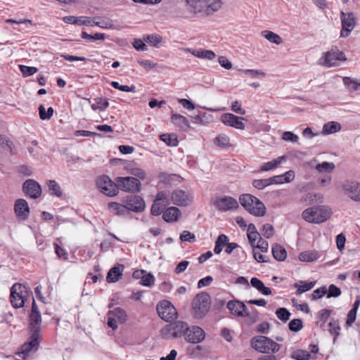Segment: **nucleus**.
<instances>
[{"label": "nucleus", "mask_w": 360, "mask_h": 360, "mask_svg": "<svg viewBox=\"0 0 360 360\" xmlns=\"http://www.w3.org/2000/svg\"><path fill=\"white\" fill-rule=\"evenodd\" d=\"M333 214L332 208L328 205H316L305 209L302 219L310 224H320L328 221Z\"/></svg>", "instance_id": "1"}, {"label": "nucleus", "mask_w": 360, "mask_h": 360, "mask_svg": "<svg viewBox=\"0 0 360 360\" xmlns=\"http://www.w3.org/2000/svg\"><path fill=\"white\" fill-rule=\"evenodd\" d=\"M191 12L203 15H210L221 9L222 0H186Z\"/></svg>", "instance_id": "2"}, {"label": "nucleus", "mask_w": 360, "mask_h": 360, "mask_svg": "<svg viewBox=\"0 0 360 360\" xmlns=\"http://www.w3.org/2000/svg\"><path fill=\"white\" fill-rule=\"evenodd\" d=\"M239 202L246 211L255 217H263L266 214L264 204L251 194L245 193L240 195Z\"/></svg>", "instance_id": "3"}, {"label": "nucleus", "mask_w": 360, "mask_h": 360, "mask_svg": "<svg viewBox=\"0 0 360 360\" xmlns=\"http://www.w3.org/2000/svg\"><path fill=\"white\" fill-rule=\"evenodd\" d=\"M251 347L257 352L262 354H274L280 349V345L271 338L257 335L250 340Z\"/></svg>", "instance_id": "4"}, {"label": "nucleus", "mask_w": 360, "mask_h": 360, "mask_svg": "<svg viewBox=\"0 0 360 360\" xmlns=\"http://www.w3.org/2000/svg\"><path fill=\"white\" fill-rule=\"evenodd\" d=\"M210 297L206 292L198 294L192 302V313L194 317L201 319L209 311Z\"/></svg>", "instance_id": "5"}, {"label": "nucleus", "mask_w": 360, "mask_h": 360, "mask_svg": "<svg viewBox=\"0 0 360 360\" xmlns=\"http://www.w3.org/2000/svg\"><path fill=\"white\" fill-rule=\"evenodd\" d=\"M347 60L345 55L337 47H333L330 51L322 54L319 63L326 67L338 66L342 61Z\"/></svg>", "instance_id": "6"}, {"label": "nucleus", "mask_w": 360, "mask_h": 360, "mask_svg": "<svg viewBox=\"0 0 360 360\" xmlns=\"http://www.w3.org/2000/svg\"><path fill=\"white\" fill-rule=\"evenodd\" d=\"M186 330H188V324L178 321L164 327L161 330V335L166 339L184 337Z\"/></svg>", "instance_id": "7"}, {"label": "nucleus", "mask_w": 360, "mask_h": 360, "mask_svg": "<svg viewBox=\"0 0 360 360\" xmlns=\"http://www.w3.org/2000/svg\"><path fill=\"white\" fill-rule=\"evenodd\" d=\"M28 296V291L26 287L20 283H15L11 289L10 300L14 308L22 307L26 298Z\"/></svg>", "instance_id": "8"}, {"label": "nucleus", "mask_w": 360, "mask_h": 360, "mask_svg": "<svg viewBox=\"0 0 360 360\" xmlns=\"http://www.w3.org/2000/svg\"><path fill=\"white\" fill-rule=\"evenodd\" d=\"M211 202L218 210L222 212L235 210L239 207L236 198L227 195L216 197Z\"/></svg>", "instance_id": "9"}, {"label": "nucleus", "mask_w": 360, "mask_h": 360, "mask_svg": "<svg viewBox=\"0 0 360 360\" xmlns=\"http://www.w3.org/2000/svg\"><path fill=\"white\" fill-rule=\"evenodd\" d=\"M98 190L105 195L112 197L118 193L117 183L113 182L105 175L101 176L96 179Z\"/></svg>", "instance_id": "10"}, {"label": "nucleus", "mask_w": 360, "mask_h": 360, "mask_svg": "<svg viewBox=\"0 0 360 360\" xmlns=\"http://www.w3.org/2000/svg\"><path fill=\"white\" fill-rule=\"evenodd\" d=\"M115 181L118 189L120 188L123 191L136 193L141 190V182L135 177H117Z\"/></svg>", "instance_id": "11"}, {"label": "nucleus", "mask_w": 360, "mask_h": 360, "mask_svg": "<svg viewBox=\"0 0 360 360\" xmlns=\"http://www.w3.org/2000/svg\"><path fill=\"white\" fill-rule=\"evenodd\" d=\"M341 190L345 195L352 200L360 201V183L353 180H345L341 184Z\"/></svg>", "instance_id": "12"}, {"label": "nucleus", "mask_w": 360, "mask_h": 360, "mask_svg": "<svg viewBox=\"0 0 360 360\" xmlns=\"http://www.w3.org/2000/svg\"><path fill=\"white\" fill-rule=\"evenodd\" d=\"M193 200V194L187 191L176 189L171 193L172 203L180 207L189 206Z\"/></svg>", "instance_id": "13"}, {"label": "nucleus", "mask_w": 360, "mask_h": 360, "mask_svg": "<svg viewBox=\"0 0 360 360\" xmlns=\"http://www.w3.org/2000/svg\"><path fill=\"white\" fill-rule=\"evenodd\" d=\"M157 311L160 317L166 321L176 319L177 312L174 305L167 300H162L157 305Z\"/></svg>", "instance_id": "14"}, {"label": "nucleus", "mask_w": 360, "mask_h": 360, "mask_svg": "<svg viewBox=\"0 0 360 360\" xmlns=\"http://www.w3.org/2000/svg\"><path fill=\"white\" fill-rule=\"evenodd\" d=\"M340 20L342 24L340 36L341 37L346 38L350 34L355 27V18L352 13H345L341 11Z\"/></svg>", "instance_id": "15"}, {"label": "nucleus", "mask_w": 360, "mask_h": 360, "mask_svg": "<svg viewBox=\"0 0 360 360\" xmlns=\"http://www.w3.org/2000/svg\"><path fill=\"white\" fill-rule=\"evenodd\" d=\"M127 317L125 311L117 307L108 312V325L112 330H116L118 327L117 323H124L127 321Z\"/></svg>", "instance_id": "16"}, {"label": "nucleus", "mask_w": 360, "mask_h": 360, "mask_svg": "<svg viewBox=\"0 0 360 360\" xmlns=\"http://www.w3.org/2000/svg\"><path fill=\"white\" fill-rule=\"evenodd\" d=\"M243 120L245 117H238L232 113H224L220 117V121L224 124L240 130H244L245 128Z\"/></svg>", "instance_id": "17"}, {"label": "nucleus", "mask_w": 360, "mask_h": 360, "mask_svg": "<svg viewBox=\"0 0 360 360\" xmlns=\"http://www.w3.org/2000/svg\"><path fill=\"white\" fill-rule=\"evenodd\" d=\"M205 338V331L199 326H193L191 327L188 326L186 330L184 339L186 341L196 344L201 342Z\"/></svg>", "instance_id": "18"}, {"label": "nucleus", "mask_w": 360, "mask_h": 360, "mask_svg": "<svg viewBox=\"0 0 360 360\" xmlns=\"http://www.w3.org/2000/svg\"><path fill=\"white\" fill-rule=\"evenodd\" d=\"M123 202L126 205L127 210L140 212L145 210L146 205L143 199L138 195L127 197Z\"/></svg>", "instance_id": "19"}, {"label": "nucleus", "mask_w": 360, "mask_h": 360, "mask_svg": "<svg viewBox=\"0 0 360 360\" xmlns=\"http://www.w3.org/2000/svg\"><path fill=\"white\" fill-rule=\"evenodd\" d=\"M227 308L232 315L238 317H245L249 315V310L246 305L239 300H231L227 303Z\"/></svg>", "instance_id": "20"}, {"label": "nucleus", "mask_w": 360, "mask_h": 360, "mask_svg": "<svg viewBox=\"0 0 360 360\" xmlns=\"http://www.w3.org/2000/svg\"><path fill=\"white\" fill-rule=\"evenodd\" d=\"M24 193L32 198H38L41 194V186L33 179L26 180L22 186Z\"/></svg>", "instance_id": "21"}, {"label": "nucleus", "mask_w": 360, "mask_h": 360, "mask_svg": "<svg viewBox=\"0 0 360 360\" xmlns=\"http://www.w3.org/2000/svg\"><path fill=\"white\" fill-rule=\"evenodd\" d=\"M14 211L16 216L20 219H27L30 215V207L27 202L24 199H18L14 204Z\"/></svg>", "instance_id": "22"}, {"label": "nucleus", "mask_w": 360, "mask_h": 360, "mask_svg": "<svg viewBox=\"0 0 360 360\" xmlns=\"http://www.w3.org/2000/svg\"><path fill=\"white\" fill-rule=\"evenodd\" d=\"M39 345V336H38V335L37 333L32 334L30 338L29 342L25 343L22 346L21 350L19 352V355H20V354H22L23 355H26L32 349L37 350Z\"/></svg>", "instance_id": "23"}, {"label": "nucleus", "mask_w": 360, "mask_h": 360, "mask_svg": "<svg viewBox=\"0 0 360 360\" xmlns=\"http://www.w3.org/2000/svg\"><path fill=\"white\" fill-rule=\"evenodd\" d=\"M172 122L181 130L186 131L191 126L188 119L180 114L174 113L171 116Z\"/></svg>", "instance_id": "24"}, {"label": "nucleus", "mask_w": 360, "mask_h": 360, "mask_svg": "<svg viewBox=\"0 0 360 360\" xmlns=\"http://www.w3.org/2000/svg\"><path fill=\"white\" fill-rule=\"evenodd\" d=\"M181 214V212L176 207H169L162 213L163 219L169 223L177 221Z\"/></svg>", "instance_id": "25"}, {"label": "nucleus", "mask_w": 360, "mask_h": 360, "mask_svg": "<svg viewBox=\"0 0 360 360\" xmlns=\"http://www.w3.org/2000/svg\"><path fill=\"white\" fill-rule=\"evenodd\" d=\"M185 51L191 53L193 56L201 58V59H207V60H213L216 54L214 51L210 50H205L202 49H192L190 48H186L184 49Z\"/></svg>", "instance_id": "26"}, {"label": "nucleus", "mask_w": 360, "mask_h": 360, "mask_svg": "<svg viewBox=\"0 0 360 360\" xmlns=\"http://www.w3.org/2000/svg\"><path fill=\"white\" fill-rule=\"evenodd\" d=\"M124 266L122 264H118L113 266L108 272L106 280L108 283L117 282L122 276Z\"/></svg>", "instance_id": "27"}, {"label": "nucleus", "mask_w": 360, "mask_h": 360, "mask_svg": "<svg viewBox=\"0 0 360 360\" xmlns=\"http://www.w3.org/2000/svg\"><path fill=\"white\" fill-rule=\"evenodd\" d=\"M41 316L40 313H31L30 315V328L32 334L37 333L39 336Z\"/></svg>", "instance_id": "28"}, {"label": "nucleus", "mask_w": 360, "mask_h": 360, "mask_svg": "<svg viewBox=\"0 0 360 360\" xmlns=\"http://www.w3.org/2000/svg\"><path fill=\"white\" fill-rule=\"evenodd\" d=\"M213 143L216 147L221 149H225L232 146L230 137L224 133H221L217 135L214 139Z\"/></svg>", "instance_id": "29"}, {"label": "nucleus", "mask_w": 360, "mask_h": 360, "mask_svg": "<svg viewBox=\"0 0 360 360\" xmlns=\"http://www.w3.org/2000/svg\"><path fill=\"white\" fill-rule=\"evenodd\" d=\"M287 160L286 155H282L276 159L272 160L269 162L264 163L261 167L260 170L262 172H266L271 169H274L278 167V166L284 161Z\"/></svg>", "instance_id": "30"}, {"label": "nucleus", "mask_w": 360, "mask_h": 360, "mask_svg": "<svg viewBox=\"0 0 360 360\" xmlns=\"http://www.w3.org/2000/svg\"><path fill=\"white\" fill-rule=\"evenodd\" d=\"M300 201L301 202H306L307 205H311L315 202H323V196L321 193H309L302 196Z\"/></svg>", "instance_id": "31"}, {"label": "nucleus", "mask_w": 360, "mask_h": 360, "mask_svg": "<svg viewBox=\"0 0 360 360\" xmlns=\"http://www.w3.org/2000/svg\"><path fill=\"white\" fill-rule=\"evenodd\" d=\"M321 255L316 250L305 251L300 253L299 259L302 262H311L320 258Z\"/></svg>", "instance_id": "32"}, {"label": "nucleus", "mask_w": 360, "mask_h": 360, "mask_svg": "<svg viewBox=\"0 0 360 360\" xmlns=\"http://www.w3.org/2000/svg\"><path fill=\"white\" fill-rule=\"evenodd\" d=\"M250 283L252 287L256 288L259 292L264 295H269L271 294V290L269 288L266 287L264 283L257 278H252Z\"/></svg>", "instance_id": "33"}, {"label": "nucleus", "mask_w": 360, "mask_h": 360, "mask_svg": "<svg viewBox=\"0 0 360 360\" xmlns=\"http://www.w3.org/2000/svg\"><path fill=\"white\" fill-rule=\"evenodd\" d=\"M272 255L275 259L284 261L287 257V252L282 245L274 244L272 246Z\"/></svg>", "instance_id": "34"}, {"label": "nucleus", "mask_w": 360, "mask_h": 360, "mask_svg": "<svg viewBox=\"0 0 360 360\" xmlns=\"http://www.w3.org/2000/svg\"><path fill=\"white\" fill-rule=\"evenodd\" d=\"M261 35L271 43L276 45H279L283 42L281 37L278 34L270 30L262 31Z\"/></svg>", "instance_id": "35"}, {"label": "nucleus", "mask_w": 360, "mask_h": 360, "mask_svg": "<svg viewBox=\"0 0 360 360\" xmlns=\"http://www.w3.org/2000/svg\"><path fill=\"white\" fill-rule=\"evenodd\" d=\"M341 129V125L337 122H328L326 123L322 129L323 134H331L339 131Z\"/></svg>", "instance_id": "36"}, {"label": "nucleus", "mask_w": 360, "mask_h": 360, "mask_svg": "<svg viewBox=\"0 0 360 360\" xmlns=\"http://www.w3.org/2000/svg\"><path fill=\"white\" fill-rule=\"evenodd\" d=\"M109 106V102L107 98L98 97L94 99V103L91 104L93 110H104Z\"/></svg>", "instance_id": "37"}, {"label": "nucleus", "mask_w": 360, "mask_h": 360, "mask_svg": "<svg viewBox=\"0 0 360 360\" xmlns=\"http://www.w3.org/2000/svg\"><path fill=\"white\" fill-rule=\"evenodd\" d=\"M314 285L315 282L307 283L304 281H300L298 283H295L294 287L297 288V295H301L302 293H304L312 289Z\"/></svg>", "instance_id": "38"}, {"label": "nucleus", "mask_w": 360, "mask_h": 360, "mask_svg": "<svg viewBox=\"0 0 360 360\" xmlns=\"http://www.w3.org/2000/svg\"><path fill=\"white\" fill-rule=\"evenodd\" d=\"M109 210L116 214L124 215L127 213L126 205H122L115 202H112L108 204Z\"/></svg>", "instance_id": "39"}, {"label": "nucleus", "mask_w": 360, "mask_h": 360, "mask_svg": "<svg viewBox=\"0 0 360 360\" xmlns=\"http://www.w3.org/2000/svg\"><path fill=\"white\" fill-rule=\"evenodd\" d=\"M229 238L226 235L221 234L218 236L217 240L215 243V247L214 251L216 254H219L223 247L228 243Z\"/></svg>", "instance_id": "40"}, {"label": "nucleus", "mask_w": 360, "mask_h": 360, "mask_svg": "<svg viewBox=\"0 0 360 360\" xmlns=\"http://www.w3.org/2000/svg\"><path fill=\"white\" fill-rule=\"evenodd\" d=\"M291 358L295 360H309L311 354L306 350L297 349L292 353Z\"/></svg>", "instance_id": "41"}, {"label": "nucleus", "mask_w": 360, "mask_h": 360, "mask_svg": "<svg viewBox=\"0 0 360 360\" xmlns=\"http://www.w3.org/2000/svg\"><path fill=\"white\" fill-rule=\"evenodd\" d=\"M167 206L158 200L157 198L155 199L152 207H151V214L154 216H158L160 214L163 213V210Z\"/></svg>", "instance_id": "42"}, {"label": "nucleus", "mask_w": 360, "mask_h": 360, "mask_svg": "<svg viewBox=\"0 0 360 360\" xmlns=\"http://www.w3.org/2000/svg\"><path fill=\"white\" fill-rule=\"evenodd\" d=\"M343 83L345 86L350 88L352 91H357L359 87V79H353L349 77L343 78Z\"/></svg>", "instance_id": "43"}, {"label": "nucleus", "mask_w": 360, "mask_h": 360, "mask_svg": "<svg viewBox=\"0 0 360 360\" xmlns=\"http://www.w3.org/2000/svg\"><path fill=\"white\" fill-rule=\"evenodd\" d=\"M156 198L166 206L172 203L171 193L167 191H162L158 192Z\"/></svg>", "instance_id": "44"}, {"label": "nucleus", "mask_w": 360, "mask_h": 360, "mask_svg": "<svg viewBox=\"0 0 360 360\" xmlns=\"http://www.w3.org/2000/svg\"><path fill=\"white\" fill-rule=\"evenodd\" d=\"M160 140L168 146H176L178 144V139L175 134H165L160 136Z\"/></svg>", "instance_id": "45"}, {"label": "nucleus", "mask_w": 360, "mask_h": 360, "mask_svg": "<svg viewBox=\"0 0 360 360\" xmlns=\"http://www.w3.org/2000/svg\"><path fill=\"white\" fill-rule=\"evenodd\" d=\"M49 191L51 195H54L57 197H60L63 194L60 186L54 180H50L48 183Z\"/></svg>", "instance_id": "46"}, {"label": "nucleus", "mask_w": 360, "mask_h": 360, "mask_svg": "<svg viewBox=\"0 0 360 360\" xmlns=\"http://www.w3.org/2000/svg\"><path fill=\"white\" fill-rule=\"evenodd\" d=\"M39 114L40 119L43 120H49L53 114V108L50 107L47 110H46V108L44 105H40L39 107Z\"/></svg>", "instance_id": "47"}, {"label": "nucleus", "mask_w": 360, "mask_h": 360, "mask_svg": "<svg viewBox=\"0 0 360 360\" xmlns=\"http://www.w3.org/2000/svg\"><path fill=\"white\" fill-rule=\"evenodd\" d=\"M242 71L245 75H250L255 78L262 79L266 77V73L262 70L245 69Z\"/></svg>", "instance_id": "48"}, {"label": "nucleus", "mask_w": 360, "mask_h": 360, "mask_svg": "<svg viewBox=\"0 0 360 360\" xmlns=\"http://www.w3.org/2000/svg\"><path fill=\"white\" fill-rule=\"evenodd\" d=\"M19 68L24 77L33 75L38 71V69L35 67H29L23 65H19Z\"/></svg>", "instance_id": "49"}, {"label": "nucleus", "mask_w": 360, "mask_h": 360, "mask_svg": "<svg viewBox=\"0 0 360 360\" xmlns=\"http://www.w3.org/2000/svg\"><path fill=\"white\" fill-rule=\"evenodd\" d=\"M276 314L278 319L284 322L287 321L290 316L289 311L283 307L278 309L276 311Z\"/></svg>", "instance_id": "50"}, {"label": "nucleus", "mask_w": 360, "mask_h": 360, "mask_svg": "<svg viewBox=\"0 0 360 360\" xmlns=\"http://www.w3.org/2000/svg\"><path fill=\"white\" fill-rule=\"evenodd\" d=\"M96 26L103 29H113L114 23L111 19L105 18L98 21Z\"/></svg>", "instance_id": "51"}, {"label": "nucleus", "mask_w": 360, "mask_h": 360, "mask_svg": "<svg viewBox=\"0 0 360 360\" xmlns=\"http://www.w3.org/2000/svg\"><path fill=\"white\" fill-rule=\"evenodd\" d=\"M315 168L319 172H321L324 170L331 172L335 169V165L333 162H323L321 164H318Z\"/></svg>", "instance_id": "52"}, {"label": "nucleus", "mask_w": 360, "mask_h": 360, "mask_svg": "<svg viewBox=\"0 0 360 360\" xmlns=\"http://www.w3.org/2000/svg\"><path fill=\"white\" fill-rule=\"evenodd\" d=\"M270 178L265 179H256L252 182V185L257 189H263L266 186L271 185Z\"/></svg>", "instance_id": "53"}, {"label": "nucleus", "mask_w": 360, "mask_h": 360, "mask_svg": "<svg viewBox=\"0 0 360 360\" xmlns=\"http://www.w3.org/2000/svg\"><path fill=\"white\" fill-rule=\"evenodd\" d=\"M288 326L290 330L297 332L303 327L302 321L299 319H292L290 321Z\"/></svg>", "instance_id": "54"}, {"label": "nucleus", "mask_w": 360, "mask_h": 360, "mask_svg": "<svg viewBox=\"0 0 360 360\" xmlns=\"http://www.w3.org/2000/svg\"><path fill=\"white\" fill-rule=\"evenodd\" d=\"M155 281L154 276L150 274H147L146 272L143 274L142 276V279L141 281V284L144 286H151Z\"/></svg>", "instance_id": "55"}, {"label": "nucleus", "mask_w": 360, "mask_h": 360, "mask_svg": "<svg viewBox=\"0 0 360 360\" xmlns=\"http://www.w3.org/2000/svg\"><path fill=\"white\" fill-rule=\"evenodd\" d=\"M262 234L266 238H271L274 234V229L271 224H266L263 226Z\"/></svg>", "instance_id": "56"}, {"label": "nucleus", "mask_w": 360, "mask_h": 360, "mask_svg": "<svg viewBox=\"0 0 360 360\" xmlns=\"http://www.w3.org/2000/svg\"><path fill=\"white\" fill-rule=\"evenodd\" d=\"M144 39L153 46H158L162 41V37L158 34L148 35Z\"/></svg>", "instance_id": "57"}, {"label": "nucleus", "mask_w": 360, "mask_h": 360, "mask_svg": "<svg viewBox=\"0 0 360 360\" xmlns=\"http://www.w3.org/2000/svg\"><path fill=\"white\" fill-rule=\"evenodd\" d=\"M283 140L292 143H297L299 137L291 131H285L282 135Z\"/></svg>", "instance_id": "58"}, {"label": "nucleus", "mask_w": 360, "mask_h": 360, "mask_svg": "<svg viewBox=\"0 0 360 360\" xmlns=\"http://www.w3.org/2000/svg\"><path fill=\"white\" fill-rule=\"evenodd\" d=\"M330 326V332L332 334H334L335 337H338L340 334V327L338 321L335 320H332L329 323ZM336 338H334L335 340Z\"/></svg>", "instance_id": "59"}, {"label": "nucleus", "mask_w": 360, "mask_h": 360, "mask_svg": "<svg viewBox=\"0 0 360 360\" xmlns=\"http://www.w3.org/2000/svg\"><path fill=\"white\" fill-rule=\"evenodd\" d=\"M180 240L181 241H188L193 243L195 241V236L193 233L188 231H184L180 236Z\"/></svg>", "instance_id": "60"}, {"label": "nucleus", "mask_w": 360, "mask_h": 360, "mask_svg": "<svg viewBox=\"0 0 360 360\" xmlns=\"http://www.w3.org/2000/svg\"><path fill=\"white\" fill-rule=\"evenodd\" d=\"M218 62L226 70H231L233 67L231 62L226 56H219Z\"/></svg>", "instance_id": "61"}, {"label": "nucleus", "mask_w": 360, "mask_h": 360, "mask_svg": "<svg viewBox=\"0 0 360 360\" xmlns=\"http://www.w3.org/2000/svg\"><path fill=\"white\" fill-rule=\"evenodd\" d=\"M341 294V290L339 288L335 286V285H330L328 288L327 297H338Z\"/></svg>", "instance_id": "62"}, {"label": "nucleus", "mask_w": 360, "mask_h": 360, "mask_svg": "<svg viewBox=\"0 0 360 360\" xmlns=\"http://www.w3.org/2000/svg\"><path fill=\"white\" fill-rule=\"evenodd\" d=\"M346 238L343 233L338 234L336 237L337 248L340 251L345 248Z\"/></svg>", "instance_id": "63"}, {"label": "nucleus", "mask_w": 360, "mask_h": 360, "mask_svg": "<svg viewBox=\"0 0 360 360\" xmlns=\"http://www.w3.org/2000/svg\"><path fill=\"white\" fill-rule=\"evenodd\" d=\"M178 102L181 104V105L189 110H193L195 108V105L190 101L186 98L179 99Z\"/></svg>", "instance_id": "64"}]
</instances>
